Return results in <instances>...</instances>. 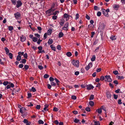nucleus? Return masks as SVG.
I'll list each match as a JSON object with an SVG mask.
<instances>
[{"instance_id": "obj_29", "label": "nucleus", "mask_w": 125, "mask_h": 125, "mask_svg": "<svg viewBox=\"0 0 125 125\" xmlns=\"http://www.w3.org/2000/svg\"><path fill=\"white\" fill-rule=\"evenodd\" d=\"M124 78V77L123 76H119L117 77V79L119 80H121L122 79H123Z\"/></svg>"}, {"instance_id": "obj_6", "label": "nucleus", "mask_w": 125, "mask_h": 125, "mask_svg": "<svg viewBox=\"0 0 125 125\" xmlns=\"http://www.w3.org/2000/svg\"><path fill=\"white\" fill-rule=\"evenodd\" d=\"M105 28V25L103 24L102 25H101L99 26L98 29V31L101 32Z\"/></svg>"}, {"instance_id": "obj_17", "label": "nucleus", "mask_w": 125, "mask_h": 125, "mask_svg": "<svg viewBox=\"0 0 125 125\" xmlns=\"http://www.w3.org/2000/svg\"><path fill=\"white\" fill-rule=\"evenodd\" d=\"M89 104L91 106H92L94 105V102L92 101H90L89 102Z\"/></svg>"}, {"instance_id": "obj_44", "label": "nucleus", "mask_w": 125, "mask_h": 125, "mask_svg": "<svg viewBox=\"0 0 125 125\" xmlns=\"http://www.w3.org/2000/svg\"><path fill=\"white\" fill-rule=\"evenodd\" d=\"M35 36L39 38H40V35L38 34V33H35L34 34Z\"/></svg>"}, {"instance_id": "obj_62", "label": "nucleus", "mask_w": 125, "mask_h": 125, "mask_svg": "<svg viewBox=\"0 0 125 125\" xmlns=\"http://www.w3.org/2000/svg\"><path fill=\"white\" fill-rule=\"evenodd\" d=\"M113 95L115 99H116L117 98L118 96L117 95H116L115 94H114Z\"/></svg>"}, {"instance_id": "obj_43", "label": "nucleus", "mask_w": 125, "mask_h": 125, "mask_svg": "<svg viewBox=\"0 0 125 125\" xmlns=\"http://www.w3.org/2000/svg\"><path fill=\"white\" fill-rule=\"evenodd\" d=\"M104 79H105V77L103 76L101 77L100 79V80L102 81L104 80Z\"/></svg>"}, {"instance_id": "obj_24", "label": "nucleus", "mask_w": 125, "mask_h": 125, "mask_svg": "<svg viewBox=\"0 0 125 125\" xmlns=\"http://www.w3.org/2000/svg\"><path fill=\"white\" fill-rule=\"evenodd\" d=\"M96 111H97L98 113L99 114H101L102 112V110L101 108L98 109L97 110H96Z\"/></svg>"}, {"instance_id": "obj_32", "label": "nucleus", "mask_w": 125, "mask_h": 125, "mask_svg": "<svg viewBox=\"0 0 125 125\" xmlns=\"http://www.w3.org/2000/svg\"><path fill=\"white\" fill-rule=\"evenodd\" d=\"M110 39L112 40H116V38L115 37V36L112 35V36L111 37H110Z\"/></svg>"}, {"instance_id": "obj_16", "label": "nucleus", "mask_w": 125, "mask_h": 125, "mask_svg": "<svg viewBox=\"0 0 125 125\" xmlns=\"http://www.w3.org/2000/svg\"><path fill=\"white\" fill-rule=\"evenodd\" d=\"M4 49L6 52V54L7 55H8L9 52V50L7 47H5Z\"/></svg>"}, {"instance_id": "obj_22", "label": "nucleus", "mask_w": 125, "mask_h": 125, "mask_svg": "<svg viewBox=\"0 0 125 125\" xmlns=\"http://www.w3.org/2000/svg\"><path fill=\"white\" fill-rule=\"evenodd\" d=\"M63 35V33L62 32H60L59 34V38H61L62 37Z\"/></svg>"}, {"instance_id": "obj_5", "label": "nucleus", "mask_w": 125, "mask_h": 125, "mask_svg": "<svg viewBox=\"0 0 125 125\" xmlns=\"http://www.w3.org/2000/svg\"><path fill=\"white\" fill-rule=\"evenodd\" d=\"M105 81L110 82L112 81V79L109 75H106L105 76Z\"/></svg>"}, {"instance_id": "obj_7", "label": "nucleus", "mask_w": 125, "mask_h": 125, "mask_svg": "<svg viewBox=\"0 0 125 125\" xmlns=\"http://www.w3.org/2000/svg\"><path fill=\"white\" fill-rule=\"evenodd\" d=\"M14 15L15 18L16 19H18L20 17L21 14L20 13L17 12L14 14Z\"/></svg>"}, {"instance_id": "obj_53", "label": "nucleus", "mask_w": 125, "mask_h": 125, "mask_svg": "<svg viewBox=\"0 0 125 125\" xmlns=\"http://www.w3.org/2000/svg\"><path fill=\"white\" fill-rule=\"evenodd\" d=\"M101 14V13L100 12H98L97 13V15L98 16H100Z\"/></svg>"}, {"instance_id": "obj_36", "label": "nucleus", "mask_w": 125, "mask_h": 125, "mask_svg": "<svg viewBox=\"0 0 125 125\" xmlns=\"http://www.w3.org/2000/svg\"><path fill=\"white\" fill-rule=\"evenodd\" d=\"M8 29L10 31H11L13 29V27L12 26H9L8 27Z\"/></svg>"}, {"instance_id": "obj_21", "label": "nucleus", "mask_w": 125, "mask_h": 125, "mask_svg": "<svg viewBox=\"0 0 125 125\" xmlns=\"http://www.w3.org/2000/svg\"><path fill=\"white\" fill-rule=\"evenodd\" d=\"M52 10L51 9L47 10L46 11V13L47 14H50L52 12Z\"/></svg>"}, {"instance_id": "obj_15", "label": "nucleus", "mask_w": 125, "mask_h": 125, "mask_svg": "<svg viewBox=\"0 0 125 125\" xmlns=\"http://www.w3.org/2000/svg\"><path fill=\"white\" fill-rule=\"evenodd\" d=\"M26 62V60L25 59H23L20 62L21 63H25Z\"/></svg>"}, {"instance_id": "obj_51", "label": "nucleus", "mask_w": 125, "mask_h": 125, "mask_svg": "<svg viewBox=\"0 0 125 125\" xmlns=\"http://www.w3.org/2000/svg\"><path fill=\"white\" fill-rule=\"evenodd\" d=\"M71 98L75 100L76 99V97L75 96L73 95L72 96Z\"/></svg>"}, {"instance_id": "obj_9", "label": "nucleus", "mask_w": 125, "mask_h": 125, "mask_svg": "<svg viewBox=\"0 0 125 125\" xmlns=\"http://www.w3.org/2000/svg\"><path fill=\"white\" fill-rule=\"evenodd\" d=\"M94 88V86L91 84H89L87 86V89L88 90H90L93 89Z\"/></svg>"}, {"instance_id": "obj_38", "label": "nucleus", "mask_w": 125, "mask_h": 125, "mask_svg": "<svg viewBox=\"0 0 125 125\" xmlns=\"http://www.w3.org/2000/svg\"><path fill=\"white\" fill-rule=\"evenodd\" d=\"M31 90L33 92H35L36 91L35 88L33 87L31 88Z\"/></svg>"}, {"instance_id": "obj_8", "label": "nucleus", "mask_w": 125, "mask_h": 125, "mask_svg": "<svg viewBox=\"0 0 125 125\" xmlns=\"http://www.w3.org/2000/svg\"><path fill=\"white\" fill-rule=\"evenodd\" d=\"M14 87V84L12 83H10V84H8L7 85V86L5 88V89L6 88H7V89H9L11 87L12 88L13 87Z\"/></svg>"}, {"instance_id": "obj_3", "label": "nucleus", "mask_w": 125, "mask_h": 125, "mask_svg": "<svg viewBox=\"0 0 125 125\" xmlns=\"http://www.w3.org/2000/svg\"><path fill=\"white\" fill-rule=\"evenodd\" d=\"M72 63L74 66L77 67H79V62L78 60H73L72 61Z\"/></svg>"}, {"instance_id": "obj_14", "label": "nucleus", "mask_w": 125, "mask_h": 125, "mask_svg": "<svg viewBox=\"0 0 125 125\" xmlns=\"http://www.w3.org/2000/svg\"><path fill=\"white\" fill-rule=\"evenodd\" d=\"M66 55L68 57H70L72 55L71 52H67L66 53Z\"/></svg>"}, {"instance_id": "obj_35", "label": "nucleus", "mask_w": 125, "mask_h": 125, "mask_svg": "<svg viewBox=\"0 0 125 125\" xmlns=\"http://www.w3.org/2000/svg\"><path fill=\"white\" fill-rule=\"evenodd\" d=\"M23 55L24 57V58L26 59H27L28 55L26 53H25L24 54V53Z\"/></svg>"}, {"instance_id": "obj_28", "label": "nucleus", "mask_w": 125, "mask_h": 125, "mask_svg": "<svg viewBox=\"0 0 125 125\" xmlns=\"http://www.w3.org/2000/svg\"><path fill=\"white\" fill-rule=\"evenodd\" d=\"M38 122L39 124H43L44 123V122L41 120H39Z\"/></svg>"}, {"instance_id": "obj_27", "label": "nucleus", "mask_w": 125, "mask_h": 125, "mask_svg": "<svg viewBox=\"0 0 125 125\" xmlns=\"http://www.w3.org/2000/svg\"><path fill=\"white\" fill-rule=\"evenodd\" d=\"M38 39L36 37H33L32 38V41L34 42L37 41Z\"/></svg>"}, {"instance_id": "obj_4", "label": "nucleus", "mask_w": 125, "mask_h": 125, "mask_svg": "<svg viewBox=\"0 0 125 125\" xmlns=\"http://www.w3.org/2000/svg\"><path fill=\"white\" fill-rule=\"evenodd\" d=\"M69 24L68 22L66 23L64 25V27L62 28V29L64 31H66L69 29Z\"/></svg>"}, {"instance_id": "obj_61", "label": "nucleus", "mask_w": 125, "mask_h": 125, "mask_svg": "<svg viewBox=\"0 0 125 125\" xmlns=\"http://www.w3.org/2000/svg\"><path fill=\"white\" fill-rule=\"evenodd\" d=\"M79 15L78 13L76 14L75 15V19L77 20L79 18Z\"/></svg>"}, {"instance_id": "obj_57", "label": "nucleus", "mask_w": 125, "mask_h": 125, "mask_svg": "<svg viewBox=\"0 0 125 125\" xmlns=\"http://www.w3.org/2000/svg\"><path fill=\"white\" fill-rule=\"evenodd\" d=\"M59 11H55V12H54L53 14V15H56L57 13H59Z\"/></svg>"}, {"instance_id": "obj_47", "label": "nucleus", "mask_w": 125, "mask_h": 125, "mask_svg": "<svg viewBox=\"0 0 125 125\" xmlns=\"http://www.w3.org/2000/svg\"><path fill=\"white\" fill-rule=\"evenodd\" d=\"M51 84L52 86H54L56 85V83L53 81L51 82Z\"/></svg>"}, {"instance_id": "obj_48", "label": "nucleus", "mask_w": 125, "mask_h": 125, "mask_svg": "<svg viewBox=\"0 0 125 125\" xmlns=\"http://www.w3.org/2000/svg\"><path fill=\"white\" fill-rule=\"evenodd\" d=\"M94 8L95 10H97L99 9L98 7L96 6H94Z\"/></svg>"}, {"instance_id": "obj_18", "label": "nucleus", "mask_w": 125, "mask_h": 125, "mask_svg": "<svg viewBox=\"0 0 125 125\" xmlns=\"http://www.w3.org/2000/svg\"><path fill=\"white\" fill-rule=\"evenodd\" d=\"M53 42V40L52 39H49L48 41V43L49 45L51 44Z\"/></svg>"}, {"instance_id": "obj_52", "label": "nucleus", "mask_w": 125, "mask_h": 125, "mask_svg": "<svg viewBox=\"0 0 125 125\" xmlns=\"http://www.w3.org/2000/svg\"><path fill=\"white\" fill-rule=\"evenodd\" d=\"M47 35L48 34L47 33H46L44 34L43 37L44 39H46L47 38Z\"/></svg>"}, {"instance_id": "obj_33", "label": "nucleus", "mask_w": 125, "mask_h": 125, "mask_svg": "<svg viewBox=\"0 0 125 125\" xmlns=\"http://www.w3.org/2000/svg\"><path fill=\"white\" fill-rule=\"evenodd\" d=\"M29 68V66L27 65H25L24 66V68H23V69L24 70L25 68L26 70H27Z\"/></svg>"}, {"instance_id": "obj_59", "label": "nucleus", "mask_w": 125, "mask_h": 125, "mask_svg": "<svg viewBox=\"0 0 125 125\" xmlns=\"http://www.w3.org/2000/svg\"><path fill=\"white\" fill-rule=\"evenodd\" d=\"M41 106L40 105H37L36 107V108L37 109H40Z\"/></svg>"}, {"instance_id": "obj_56", "label": "nucleus", "mask_w": 125, "mask_h": 125, "mask_svg": "<svg viewBox=\"0 0 125 125\" xmlns=\"http://www.w3.org/2000/svg\"><path fill=\"white\" fill-rule=\"evenodd\" d=\"M31 93H29L28 94V98H29L31 97Z\"/></svg>"}, {"instance_id": "obj_20", "label": "nucleus", "mask_w": 125, "mask_h": 125, "mask_svg": "<svg viewBox=\"0 0 125 125\" xmlns=\"http://www.w3.org/2000/svg\"><path fill=\"white\" fill-rule=\"evenodd\" d=\"M74 122L76 123H79V124H81V123L80 122V120L79 119L77 118H75L74 120Z\"/></svg>"}, {"instance_id": "obj_11", "label": "nucleus", "mask_w": 125, "mask_h": 125, "mask_svg": "<svg viewBox=\"0 0 125 125\" xmlns=\"http://www.w3.org/2000/svg\"><path fill=\"white\" fill-rule=\"evenodd\" d=\"M119 6V5L117 4H115L113 6V8L115 10H117L118 9Z\"/></svg>"}, {"instance_id": "obj_34", "label": "nucleus", "mask_w": 125, "mask_h": 125, "mask_svg": "<svg viewBox=\"0 0 125 125\" xmlns=\"http://www.w3.org/2000/svg\"><path fill=\"white\" fill-rule=\"evenodd\" d=\"M94 98V96L93 95H91L89 99L90 100H92Z\"/></svg>"}, {"instance_id": "obj_39", "label": "nucleus", "mask_w": 125, "mask_h": 125, "mask_svg": "<svg viewBox=\"0 0 125 125\" xmlns=\"http://www.w3.org/2000/svg\"><path fill=\"white\" fill-rule=\"evenodd\" d=\"M113 73L115 75H116L118 74V72L116 70L115 71H114L113 72Z\"/></svg>"}, {"instance_id": "obj_54", "label": "nucleus", "mask_w": 125, "mask_h": 125, "mask_svg": "<svg viewBox=\"0 0 125 125\" xmlns=\"http://www.w3.org/2000/svg\"><path fill=\"white\" fill-rule=\"evenodd\" d=\"M57 16H53L52 17V19L54 20H56L57 19Z\"/></svg>"}, {"instance_id": "obj_2", "label": "nucleus", "mask_w": 125, "mask_h": 125, "mask_svg": "<svg viewBox=\"0 0 125 125\" xmlns=\"http://www.w3.org/2000/svg\"><path fill=\"white\" fill-rule=\"evenodd\" d=\"M24 52H18V55L16 57V60L18 61H20L21 59V56L23 55Z\"/></svg>"}, {"instance_id": "obj_45", "label": "nucleus", "mask_w": 125, "mask_h": 125, "mask_svg": "<svg viewBox=\"0 0 125 125\" xmlns=\"http://www.w3.org/2000/svg\"><path fill=\"white\" fill-rule=\"evenodd\" d=\"M85 109L86 111L88 112H89L90 111V108L89 107H86L85 108Z\"/></svg>"}, {"instance_id": "obj_19", "label": "nucleus", "mask_w": 125, "mask_h": 125, "mask_svg": "<svg viewBox=\"0 0 125 125\" xmlns=\"http://www.w3.org/2000/svg\"><path fill=\"white\" fill-rule=\"evenodd\" d=\"M52 33V30L51 29H49L47 31V33L48 35H50Z\"/></svg>"}, {"instance_id": "obj_13", "label": "nucleus", "mask_w": 125, "mask_h": 125, "mask_svg": "<svg viewBox=\"0 0 125 125\" xmlns=\"http://www.w3.org/2000/svg\"><path fill=\"white\" fill-rule=\"evenodd\" d=\"M70 16L68 14L65 13L63 15V17L64 18H67V19H69V18L70 17Z\"/></svg>"}, {"instance_id": "obj_1", "label": "nucleus", "mask_w": 125, "mask_h": 125, "mask_svg": "<svg viewBox=\"0 0 125 125\" xmlns=\"http://www.w3.org/2000/svg\"><path fill=\"white\" fill-rule=\"evenodd\" d=\"M11 1L14 5H16V7L17 8H19L22 4V3L20 0L18 1H17V0H11Z\"/></svg>"}, {"instance_id": "obj_49", "label": "nucleus", "mask_w": 125, "mask_h": 125, "mask_svg": "<svg viewBox=\"0 0 125 125\" xmlns=\"http://www.w3.org/2000/svg\"><path fill=\"white\" fill-rule=\"evenodd\" d=\"M38 68L40 70H42L43 68V67L42 66L38 65Z\"/></svg>"}, {"instance_id": "obj_55", "label": "nucleus", "mask_w": 125, "mask_h": 125, "mask_svg": "<svg viewBox=\"0 0 125 125\" xmlns=\"http://www.w3.org/2000/svg\"><path fill=\"white\" fill-rule=\"evenodd\" d=\"M23 66V65L22 64H20L18 66L20 68H22Z\"/></svg>"}, {"instance_id": "obj_41", "label": "nucleus", "mask_w": 125, "mask_h": 125, "mask_svg": "<svg viewBox=\"0 0 125 125\" xmlns=\"http://www.w3.org/2000/svg\"><path fill=\"white\" fill-rule=\"evenodd\" d=\"M101 109H102L103 110H104L105 111H106V110L105 109V107H104V105L102 106L101 107Z\"/></svg>"}, {"instance_id": "obj_25", "label": "nucleus", "mask_w": 125, "mask_h": 125, "mask_svg": "<svg viewBox=\"0 0 125 125\" xmlns=\"http://www.w3.org/2000/svg\"><path fill=\"white\" fill-rule=\"evenodd\" d=\"M107 96L108 98H110L111 97V94L109 93H107Z\"/></svg>"}, {"instance_id": "obj_64", "label": "nucleus", "mask_w": 125, "mask_h": 125, "mask_svg": "<svg viewBox=\"0 0 125 125\" xmlns=\"http://www.w3.org/2000/svg\"><path fill=\"white\" fill-rule=\"evenodd\" d=\"M64 21H61L60 23V25L62 26L64 24Z\"/></svg>"}, {"instance_id": "obj_42", "label": "nucleus", "mask_w": 125, "mask_h": 125, "mask_svg": "<svg viewBox=\"0 0 125 125\" xmlns=\"http://www.w3.org/2000/svg\"><path fill=\"white\" fill-rule=\"evenodd\" d=\"M56 48L57 49L59 50H60L61 49V46L60 45H58L57 46Z\"/></svg>"}, {"instance_id": "obj_50", "label": "nucleus", "mask_w": 125, "mask_h": 125, "mask_svg": "<svg viewBox=\"0 0 125 125\" xmlns=\"http://www.w3.org/2000/svg\"><path fill=\"white\" fill-rule=\"evenodd\" d=\"M49 80L51 82L53 81L54 80V78L51 77L49 78Z\"/></svg>"}, {"instance_id": "obj_31", "label": "nucleus", "mask_w": 125, "mask_h": 125, "mask_svg": "<svg viewBox=\"0 0 125 125\" xmlns=\"http://www.w3.org/2000/svg\"><path fill=\"white\" fill-rule=\"evenodd\" d=\"M37 29L39 31H38V32L40 33L41 32V30H42V29L40 27H37Z\"/></svg>"}, {"instance_id": "obj_10", "label": "nucleus", "mask_w": 125, "mask_h": 125, "mask_svg": "<svg viewBox=\"0 0 125 125\" xmlns=\"http://www.w3.org/2000/svg\"><path fill=\"white\" fill-rule=\"evenodd\" d=\"M102 11L103 12V13L104 15L106 17L108 16V12H107L106 11H105V10L104 9H103L102 10Z\"/></svg>"}, {"instance_id": "obj_63", "label": "nucleus", "mask_w": 125, "mask_h": 125, "mask_svg": "<svg viewBox=\"0 0 125 125\" xmlns=\"http://www.w3.org/2000/svg\"><path fill=\"white\" fill-rule=\"evenodd\" d=\"M33 105V104L31 103H28V104L27 105L28 106H32Z\"/></svg>"}, {"instance_id": "obj_46", "label": "nucleus", "mask_w": 125, "mask_h": 125, "mask_svg": "<svg viewBox=\"0 0 125 125\" xmlns=\"http://www.w3.org/2000/svg\"><path fill=\"white\" fill-rule=\"evenodd\" d=\"M23 122L24 123L26 124L28 123V121L27 120L25 119L24 120Z\"/></svg>"}, {"instance_id": "obj_23", "label": "nucleus", "mask_w": 125, "mask_h": 125, "mask_svg": "<svg viewBox=\"0 0 125 125\" xmlns=\"http://www.w3.org/2000/svg\"><path fill=\"white\" fill-rule=\"evenodd\" d=\"M53 46L52 45H51L50 46V47L52 50L55 51L56 50V48L55 47Z\"/></svg>"}, {"instance_id": "obj_30", "label": "nucleus", "mask_w": 125, "mask_h": 125, "mask_svg": "<svg viewBox=\"0 0 125 125\" xmlns=\"http://www.w3.org/2000/svg\"><path fill=\"white\" fill-rule=\"evenodd\" d=\"M95 56L94 55L92 56V57L91 59V61H94L95 60Z\"/></svg>"}, {"instance_id": "obj_12", "label": "nucleus", "mask_w": 125, "mask_h": 125, "mask_svg": "<svg viewBox=\"0 0 125 125\" xmlns=\"http://www.w3.org/2000/svg\"><path fill=\"white\" fill-rule=\"evenodd\" d=\"M20 39L21 41L22 42L26 40L25 37L23 35H22Z\"/></svg>"}, {"instance_id": "obj_58", "label": "nucleus", "mask_w": 125, "mask_h": 125, "mask_svg": "<svg viewBox=\"0 0 125 125\" xmlns=\"http://www.w3.org/2000/svg\"><path fill=\"white\" fill-rule=\"evenodd\" d=\"M95 125H100V124L99 122L95 121L94 122Z\"/></svg>"}, {"instance_id": "obj_40", "label": "nucleus", "mask_w": 125, "mask_h": 125, "mask_svg": "<svg viewBox=\"0 0 125 125\" xmlns=\"http://www.w3.org/2000/svg\"><path fill=\"white\" fill-rule=\"evenodd\" d=\"M49 75L47 74H45L43 76V77L45 78H47L49 77Z\"/></svg>"}, {"instance_id": "obj_60", "label": "nucleus", "mask_w": 125, "mask_h": 125, "mask_svg": "<svg viewBox=\"0 0 125 125\" xmlns=\"http://www.w3.org/2000/svg\"><path fill=\"white\" fill-rule=\"evenodd\" d=\"M92 65L93 64L92 63L90 62L89 63L88 65V66L91 68L92 67Z\"/></svg>"}, {"instance_id": "obj_37", "label": "nucleus", "mask_w": 125, "mask_h": 125, "mask_svg": "<svg viewBox=\"0 0 125 125\" xmlns=\"http://www.w3.org/2000/svg\"><path fill=\"white\" fill-rule=\"evenodd\" d=\"M9 83V82L8 81H4L3 83V84L4 85H6Z\"/></svg>"}, {"instance_id": "obj_26", "label": "nucleus", "mask_w": 125, "mask_h": 125, "mask_svg": "<svg viewBox=\"0 0 125 125\" xmlns=\"http://www.w3.org/2000/svg\"><path fill=\"white\" fill-rule=\"evenodd\" d=\"M8 55H9V58L10 59H12V58L13 54L11 53L10 52Z\"/></svg>"}]
</instances>
